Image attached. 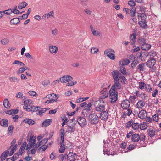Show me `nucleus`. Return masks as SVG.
<instances>
[{"label":"nucleus","mask_w":161,"mask_h":161,"mask_svg":"<svg viewBox=\"0 0 161 161\" xmlns=\"http://www.w3.org/2000/svg\"><path fill=\"white\" fill-rule=\"evenodd\" d=\"M27 138V141L29 142L27 145L26 147V150L27 152L29 153V150L32 148V147L34 145L38 144V143H36V137L32 134L30 136H28Z\"/></svg>","instance_id":"nucleus-1"},{"label":"nucleus","mask_w":161,"mask_h":161,"mask_svg":"<svg viewBox=\"0 0 161 161\" xmlns=\"http://www.w3.org/2000/svg\"><path fill=\"white\" fill-rule=\"evenodd\" d=\"M156 53L154 50H151L149 52L142 53L140 54V58L142 60H145L144 56L146 58L149 56L150 58H153L156 55Z\"/></svg>","instance_id":"nucleus-2"},{"label":"nucleus","mask_w":161,"mask_h":161,"mask_svg":"<svg viewBox=\"0 0 161 161\" xmlns=\"http://www.w3.org/2000/svg\"><path fill=\"white\" fill-rule=\"evenodd\" d=\"M89 120L90 122L92 124H97L99 121V118L96 114L93 113L89 115Z\"/></svg>","instance_id":"nucleus-3"},{"label":"nucleus","mask_w":161,"mask_h":161,"mask_svg":"<svg viewBox=\"0 0 161 161\" xmlns=\"http://www.w3.org/2000/svg\"><path fill=\"white\" fill-rule=\"evenodd\" d=\"M110 96L111 97V103H115L117 99L118 93L115 90L110 89L109 91Z\"/></svg>","instance_id":"nucleus-4"},{"label":"nucleus","mask_w":161,"mask_h":161,"mask_svg":"<svg viewBox=\"0 0 161 161\" xmlns=\"http://www.w3.org/2000/svg\"><path fill=\"white\" fill-rule=\"evenodd\" d=\"M114 51L111 49L106 50L104 52V54L112 60H114L115 58Z\"/></svg>","instance_id":"nucleus-5"},{"label":"nucleus","mask_w":161,"mask_h":161,"mask_svg":"<svg viewBox=\"0 0 161 161\" xmlns=\"http://www.w3.org/2000/svg\"><path fill=\"white\" fill-rule=\"evenodd\" d=\"M104 103H96V102L95 103V109L98 112H102L105 110V107Z\"/></svg>","instance_id":"nucleus-6"},{"label":"nucleus","mask_w":161,"mask_h":161,"mask_svg":"<svg viewBox=\"0 0 161 161\" xmlns=\"http://www.w3.org/2000/svg\"><path fill=\"white\" fill-rule=\"evenodd\" d=\"M65 155H67V160L70 161H75L77 157L76 154L73 152H70L67 155L65 154Z\"/></svg>","instance_id":"nucleus-7"},{"label":"nucleus","mask_w":161,"mask_h":161,"mask_svg":"<svg viewBox=\"0 0 161 161\" xmlns=\"http://www.w3.org/2000/svg\"><path fill=\"white\" fill-rule=\"evenodd\" d=\"M73 78L69 75H67L63 76L60 78V81L62 83H66L71 81Z\"/></svg>","instance_id":"nucleus-8"},{"label":"nucleus","mask_w":161,"mask_h":161,"mask_svg":"<svg viewBox=\"0 0 161 161\" xmlns=\"http://www.w3.org/2000/svg\"><path fill=\"white\" fill-rule=\"evenodd\" d=\"M49 50L50 53L53 54H55L58 51V47L52 45H50L49 46Z\"/></svg>","instance_id":"nucleus-9"},{"label":"nucleus","mask_w":161,"mask_h":161,"mask_svg":"<svg viewBox=\"0 0 161 161\" xmlns=\"http://www.w3.org/2000/svg\"><path fill=\"white\" fill-rule=\"evenodd\" d=\"M77 121L81 127H83L87 124V122L86 119L83 117H80L77 120Z\"/></svg>","instance_id":"nucleus-10"},{"label":"nucleus","mask_w":161,"mask_h":161,"mask_svg":"<svg viewBox=\"0 0 161 161\" xmlns=\"http://www.w3.org/2000/svg\"><path fill=\"white\" fill-rule=\"evenodd\" d=\"M114 81L119 80V77L121 75L120 72L118 70H114L112 72Z\"/></svg>","instance_id":"nucleus-11"},{"label":"nucleus","mask_w":161,"mask_h":161,"mask_svg":"<svg viewBox=\"0 0 161 161\" xmlns=\"http://www.w3.org/2000/svg\"><path fill=\"white\" fill-rule=\"evenodd\" d=\"M91 31L92 34L95 36H102V34L100 30H96L94 29L93 26L91 25L90 26Z\"/></svg>","instance_id":"nucleus-12"},{"label":"nucleus","mask_w":161,"mask_h":161,"mask_svg":"<svg viewBox=\"0 0 161 161\" xmlns=\"http://www.w3.org/2000/svg\"><path fill=\"white\" fill-rule=\"evenodd\" d=\"M121 88V86L119 82V80L114 81V84L113 85L111 89H113L116 90H120Z\"/></svg>","instance_id":"nucleus-13"},{"label":"nucleus","mask_w":161,"mask_h":161,"mask_svg":"<svg viewBox=\"0 0 161 161\" xmlns=\"http://www.w3.org/2000/svg\"><path fill=\"white\" fill-rule=\"evenodd\" d=\"M108 117V114L107 110H104L100 114V118L103 120H106Z\"/></svg>","instance_id":"nucleus-14"},{"label":"nucleus","mask_w":161,"mask_h":161,"mask_svg":"<svg viewBox=\"0 0 161 161\" xmlns=\"http://www.w3.org/2000/svg\"><path fill=\"white\" fill-rule=\"evenodd\" d=\"M156 61L153 58H151L147 61V65L150 68H153L156 63Z\"/></svg>","instance_id":"nucleus-15"},{"label":"nucleus","mask_w":161,"mask_h":161,"mask_svg":"<svg viewBox=\"0 0 161 161\" xmlns=\"http://www.w3.org/2000/svg\"><path fill=\"white\" fill-rule=\"evenodd\" d=\"M130 103L128 100H123L121 103V106L122 108L124 109L128 108L130 105Z\"/></svg>","instance_id":"nucleus-16"},{"label":"nucleus","mask_w":161,"mask_h":161,"mask_svg":"<svg viewBox=\"0 0 161 161\" xmlns=\"http://www.w3.org/2000/svg\"><path fill=\"white\" fill-rule=\"evenodd\" d=\"M147 116V112L144 110H142L140 111L138 114V117L142 119H145Z\"/></svg>","instance_id":"nucleus-17"},{"label":"nucleus","mask_w":161,"mask_h":161,"mask_svg":"<svg viewBox=\"0 0 161 161\" xmlns=\"http://www.w3.org/2000/svg\"><path fill=\"white\" fill-rule=\"evenodd\" d=\"M101 95L100 96L98 100L96 101V103H105V99L108 97V94L106 95Z\"/></svg>","instance_id":"nucleus-18"},{"label":"nucleus","mask_w":161,"mask_h":161,"mask_svg":"<svg viewBox=\"0 0 161 161\" xmlns=\"http://www.w3.org/2000/svg\"><path fill=\"white\" fill-rule=\"evenodd\" d=\"M151 45L148 44L147 42L143 44V45H141V48L143 50L147 51L149 50L151 47Z\"/></svg>","instance_id":"nucleus-19"},{"label":"nucleus","mask_w":161,"mask_h":161,"mask_svg":"<svg viewBox=\"0 0 161 161\" xmlns=\"http://www.w3.org/2000/svg\"><path fill=\"white\" fill-rule=\"evenodd\" d=\"M39 146L37 144H36L35 145H34L32 147L31 149L29 150V152L28 153V154H30L31 153L32 154H34L37 150Z\"/></svg>","instance_id":"nucleus-20"},{"label":"nucleus","mask_w":161,"mask_h":161,"mask_svg":"<svg viewBox=\"0 0 161 161\" xmlns=\"http://www.w3.org/2000/svg\"><path fill=\"white\" fill-rule=\"evenodd\" d=\"M156 130L153 128H149L148 130V134L150 137H153L155 134Z\"/></svg>","instance_id":"nucleus-21"},{"label":"nucleus","mask_w":161,"mask_h":161,"mask_svg":"<svg viewBox=\"0 0 161 161\" xmlns=\"http://www.w3.org/2000/svg\"><path fill=\"white\" fill-rule=\"evenodd\" d=\"M52 122V119H48L45 120L42 123V126L45 127L50 125Z\"/></svg>","instance_id":"nucleus-22"},{"label":"nucleus","mask_w":161,"mask_h":161,"mask_svg":"<svg viewBox=\"0 0 161 161\" xmlns=\"http://www.w3.org/2000/svg\"><path fill=\"white\" fill-rule=\"evenodd\" d=\"M136 37V35L135 33L132 34L130 35V39L131 45H132L135 43Z\"/></svg>","instance_id":"nucleus-23"},{"label":"nucleus","mask_w":161,"mask_h":161,"mask_svg":"<svg viewBox=\"0 0 161 161\" xmlns=\"http://www.w3.org/2000/svg\"><path fill=\"white\" fill-rule=\"evenodd\" d=\"M9 152L8 150H6L2 154L0 159L1 160L3 161L6 159V158L8 156Z\"/></svg>","instance_id":"nucleus-24"},{"label":"nucleus","mask_w":161,"mask_h":161,"mask_svg":"<svg viewBox=\"0 0 161 161\" xmlns=\"http://www.w3.org/2000/svg\"><path fill=\"white\" fill-rule=\"evenodd\" d=\"M130 62V61L128 59L125 58L120 61L119 64V65L125 66L127 65Z\"/></svg>","instance_id":"nucleus-25"},{"label":"nucleus","mask_w":161,"mask_h":161,"mask_svg":"<svg viewBox=\"0 0 161 161\" xmlns=\"http://www.w3.org/2000/svg\"><path fill=\"white\" fill-rule=\"evenodd\" d=\"M132 141L134 142H138L140 139V136L139 134H135L132 135Z\"/></svg>","instance_id":"nucleus-26"},{"label":"nucleus","mask_w":161,"mask_h":161,"mask_svg":"<svg viewBox=\"0 0 161 161\" xmlns=\"http://www.w3.org/2000/svg\"><path fill=\"white\" fill-rule=\"evenodd\" d=\"M26 145V142H24L21 145L19 151V155H21L23 152L25 151Z\"/></svg>","instance_id":"nucleus-27"},{"label":"nucleus","mask_w":161,"mask_h":161,"mask_svg":"<svg viewBox=\"0 0 161 161\" xmlns=\"http://www.w3.org/2000/svg\"><path fill=\"white\" fill-rule=\"evenodd\" d=\"M144 102L142 100L139 101L136 104L137 108L139 109H142L145 106Z\"/></svg>","instance_id":"nucleus-28"},{"label":"nucleus","mask_w":161,"mask_h":161,"mask_svg":"<svg viewBox=\"0 0 161 161\" xmlns=\"http://www.w3.org/2000/svg\"><path fill=\"white\" fill-rule=\"evenodd\" d=\"M136 13V8L135 7H132L129 13V14L130 16L134 17L135 16Z\"/></svg>","instance_id":"nucleus-29"},{"label":"nucleus","mask_w":161,"mask_h":161,"mask_svg":"<svg viewBox=\"0 0 161 161\" xmlns=\"http://www.w3.org/2000/svg\"><path fill=\"white\" fill-rule=\"evenodd\" d=\"M9 80L11 82L18 83L19 81V79L17 77L14 76L9 77Z\"/></svg>","instance_id":"nucleus-30"},{"label":"nucleus","mask_w":161,"mask_h":161,"mask_svg":"<svg viewBox=\"0 0 161 161\" xmlns=\"http://www.w3.org/2000/svg\"><path fill=\"white\" fill-rule=\"evenodd\" d=\"M1 126L4 127H8V121L6 119H2L1 122Z\"/></svg>","instance_id":"nucleus-31"},{"label":"nucleus","mask_w":161,"mask_h":161,"mask_svg":"<svg viewBox=\"0 0 161 161\" xmlns=\"http://www.w3.org/2000/svg\"><path fill=\"white\" fill-rule=\"evenodd\" d=\"M3 105L4 107L7 108H9L11 106L8 99H5L4 100Z\"/></svg>","instance_id":"nucleus-32"},{"label":"nucleus","mask_w":161,"mask_h":161,"mask_svg":"<svg viewBox=\"0 0 161 161\" xmlns=\"http://www.w3.org/2000/svg\"><path fill=\"white\" fill-rule=\"evenodd\" d=\"M137 17L139 19L141 18V19L143 20H145L147 18V16L143 13H138Z\"/></svg>","instance_id":"nucleus-33"},{"label":"nucleus","mask_w":161,"mask_h":161,"mask_svg":"<svg viewBox=\"0 0 161 161\" xmlns=\"http://www.w3.org/2000/svg\"><path fill=\"white\" fill-rule=\"evenodd\" d=\"M138 23L140 26L143 28L145 29L147 27V22L145 21L142 20L139 21Z\"/></svg>","instance_id":"nucleus-34"},{"label":"nucleus","mask_w":161,"mask_h":161,"mask_svg":"<svg viewBox=\"0 0 161 161\" xmlns=\"http://www.w3.org/2000/svg\"><path fill=\"white\" fill-rule=\"evenodd\" d=\"M24 121L25 123H28L30 125H33L35 123L34 121L32 119L28 118L25 119L24 120Z\"/></svg>","instance_id":"nucleus-35"},{"label":"nucleus","mask_w":161,"mask_h":161,"mask_svg":"<svg viewBox=\"0 0 161 161\" xmlns=\"http://www.w3.org/2000/svg\"><path fill=\"white\" fill-rule=\"evenodd\" d=\"M53 95L51 98V100L53 103L57 102V99L59 97L58 94L56 95L55 94L53 93Z\"/></svg>","instance_id":"nucleus-36"},{"label":"nucleus","mask_w":161,"mask_h":161,"mask_svg":"<svg viewBox=\"0 0 161 161\" xmlns=\"http://www.w3.org/2000/svg\"><path fill=\"white\" fill-rule=\"evenodd\" d=\"M24 103L23 108H26L27 107L28 105L32 104V101L30 99H27L24 101Z\"/></svg>","instance_id":"nucleus-37"},{"label":"nucleus","mask_w":161,"mask_h":161,"mask_svg":"<svg viewBox=\"0 0 161 161\" xmlns=\"http://www.w3.org/2000/svg\"><path fill=\"white\" fill-rule=\"evenodd\" d=\"M27 5V3L24 1L20 3L18 6V8L19 9H22L25 7Z\"/></svg>","instance_id":"nucleus-38"},{"label":"nucleus","mask_w":161,"mask_h":161,"mask_svg":"<svg viewBox=\"0 0 161 161\" xmlns=\"http://www.w3.org/2000/svg\"><path fill=\"white\" fill-rule=\"evenodd\" d=\"M75 130V129L73 125L70 126H68L67 129V132L68 133H71Z\"/></svg>","instance_id":"nucleus-39"},{"label":"nucleus","mask_w":161,"mask_h":161,"mask_svg":"<svg viewBox=\"0 0 161 161\" xmlns=\"http://www.w3.org/2000/svg\"><path fill=\"white\" fill-rule=\"evenodd\" d=\"M19 22V20L18 18H14L10 21L11 23L14 25L18 24Z\"/></svg>","instance_id":"nucleus-40"},{"label":"nucleus","mask_w":161,"mask_h":161,"mask_svg":"<svg viewBox=\"0 0 161 161\" xmlns=\"http://www.w3.org/2000/svg\"><path fill=\"white\" fill-rule=\"evenodd\" d=\"M91 52L92 54H97L99 52V50L97 47H93L91 48Z\"/></svg>","instance_id":"nucleus-41"},{"label":"nucleus","mask_w":161,"mask_h":161,"mask_svg":"<svg viewBox=\"0 0 161 161\" xmlns=\"http://www.w3.org/2000/svg\"><path fill=\"white\" fill-rule=\"evenodd\" d=\"M17 145L15 144L14 146L12 147V148H10L11 149V150L10 151V153L9 155L10 156H12L13 154L14 153L15 151H16L17 148Z\"/></svg>","instance_id":"nucleus-42"},{"label":"nucleus","mask_w":161,"mask_h":161,"mask_svg":"<svg viewBox=\"0 0 161 161\" xmlns=\"http://www.w3.org/2000/svg\"><path fill=\"white\" fill-rule=\"evenodd\" d=\"M144 89L145 91L147 92H149L152 91V88L151 87V86L148 84H146Z\"/></svg>","instance_id":"nucleus-43"},{"label":"nucleus","mask_w":161,"mask_h":161,"mask_svg":"<svg viewBox=\"0 0 161 161\" xmlns=\"http://www.w3.org/2000/svg\"><path fill=\"white\" fill-rule=\"evenodd\" d=\"M1 42L2 44L6 45L9 43L10 41L8 39L5 38L2 39Z\"/></svg>","instance_id":"nucleus-44"},{"label":"nucleus","mask_w":161,"mask_h":161,"mask_svg":"<svg viewBox=\"0 0 161 161\" xmlns=\"http://www.w3.org/2000/svg\"><path fill=\"white\" fill-rule=\"evenodd\" d=\"M48 141V138H45L40 141L39 143H38V145H39V146H40L41 145H43V144H46L47 142Z\"/></svg>","instance_id":"nucleus-45"},{"label":"nucleus","mask_w":161,"mask_h":161,"mask_svg":"<svg viewBox=\"0 0 161 161\" xmlns=\"http://www.w3.org/2000/svg\"><path fill=\"white\" fill-rule=\"evenodd\" d=\"M132 128L134 130H137L140 128V124L136 123H133Z\"/></svg>","instance_id":"nucleus-46"},{"label":"nucleus","mask_w":161,"mask_h":161,"mask_svg":"<svg viewBox=\"0 0 161 161\" xmlns=\"http://www.w3.org/2000/svg\"><path fill=\"white\" fill-rule=\"evenodd\" d=\"M147 127L146 123L143 122L140 125V128L142 130H144Z\"/></svg>","instance_id":"nucleus-47"},{"label":"nucleus","mask_w":161,"mask_h":161,"mask_svg":"<svg viewBox=\"0 0 161 161\" xmlns=\"http://www.w3.org/2000/svg\"><path fill=\"white\" fill-rule=\"evenodd\" d=\"M47 147V146L43 145L39 148L38 149V151L39 152L42 153L46 149Z\"/></svg>","instance_id":"nucleus-48"},{"label":"nucleus","mask_w":161,"mask_h":161,"mask_svg":"<svg viewBox=\"0 0 161 161\" xmlns=\"http://www.w3.org/2000/svg\"><path fill=\"white\" fill-rule=\"evenodd\" d=\"M48 19L50 17H54V11L52 10L46 14Z\"/></svg>","instance_id":"nucleus-49"},{"label":"nucleus","mask_w":161,"mask_h":161,"mask_svg":"<svg viewBox=\"0 0 161 161\" xmlns=\"http://www.w3.org/2000/svg\"><path fill=\"white\" fill-rule=\"evenodd\" d=\"M13 65L18 64L21 66H24L25 64L23 62L18 60H15L13 63Z\"/></svg>","instance_id":"nucleus-50"},{"label":"nucleus","mask_w":161,"mask_h":161,"mask_svg":"<svg viewBox=\"0 0 161 161\" xmlns=\"http://www.w3.org/2000/svg\"><path fill=\"white\" fill-rule=\"evenodd\" d=\"M119 80H120V82L123 84H125L126 81V79L125 78L124 76L121 75L119 76Z\"/></svg>","instance_id":"nucleus-51"},{"label":"nucleus","mask_w":161,"mask_h":161,"mask_svg":"<svg viewBox=\"0 0 161 161\" xmlns=\"http://www.w3.org/2000/svg\"><path fill=\"white\" fill-rule=\"evenodd\" d=\"M138 42L141 44V45H143L147 42L145 38H140L138 40Z\"/></svg>","instance_id":"nucleus-52"},{"label":"nucleus","mask_w":161,"mask_h":161,"mask_svg":"<svg viewBox=\"0 0 161 161\" xmlns=\"http://www.w3.org/2000/svg\"><path fill=\"white\" fill-rule=\"evenodd\" d=\"M144 64H141L137 66V68L140 71H143L144 70Z\"/></svg>","instance_id":"nucleus-53"},{"label":"nucleus","mask_w":161,"mask_h":161,"mask_svg":"<svg viewBox=\"0 0 161 161\" xmlns=\"http://www.w3.org/2000/svg\"><path fill=\"white\" fill-rule=\"evenodd\" d=\"M139 88L140 89L143 90L144 89L146 84L142 82H139Z\"/></svg>","instance_id":"nucleus-54"},{"label":"nucleus","mask_w":161,"mask_h":161,"mask_svg":"<svg viewBox=\"0 0 161 161\" xmlns=\"http://www.w3.org/2000/svg\"><path fill=\"white\" fill-rule=\"evenodd\" d=\"M133 48L132 50V51L133 52H136L139 51L140 50V47L138 46L136 47L135 46H134L133 47Z\"/></svg>","instance_id":"nucleus-55"},{"label":"nucleus","mask_w":161,"mask_h":161,"mask_svg":"<svg viewBox=\"0 0 161 161\" xmlns=\"http://www.w3.org/2000/svg\"><path fill=\"white\" fill-rule=\"evenodd\" d=\"M119 71L123 74H126V69L123 66L120 67Z\"/></svg>","instance_id":"nucleus-56"},{"label":"nucleus","mask_w":161,"mask_h":161,"mask_svg":"<svg viewBox=\"0 0 161 161\" xmlns=\"http://www.w3.org/2000/svg\"><path fill=\"white\" fill-rule=\"evenodd\" d=\"M50 84V81L48 80H44L42 83V84L44 86H46Z\"/></svg>","instance_id":"nucleus-57"},{"label":"nucleus","mask_w":161,"mask_h":161,"mask_svg":"<svg viewBox=\"0 0 161 161\" xmlns=\"http://www.w3.org/2000/svg\"><path fill=\"white\" fill-rule=\"evenodd\" d=\"M128 5L131 7H134L136 5L135 2L133 0H130L128 3Z\"/></svg>","instance_id":"nucleus-58"},{"label":"nucleus","mask_w":161,"mask_h":161,"mask_svg":"<svg viewBox=\"0 0 161 161\" xmlns=\"http://www.w3.org/2000/svg\"><path fill=\"white\" fill-rule=\"evenodd\" d=\"M39 107H35L32 106L31 109V111L32 112L37 111L38 110Z\"/></svg>","instance_id":"nucleus-59"},{"label":"nucleus","mask_w":161,"mask_h":161,"mask_svg":"<svg viewBox=\"0 0 161 161\" xmlns=\"http://www.w3.org/2000/svg\"><path fill=\"white\" fill-rule=\"evenodd\" d=\"M153 120L155 122H158V115L157 114H155L153 116Z\"/></svg>","instance_id":"nucleus-60"},{"label":"nucleus","mask_w":161,"mask_h":161,"mask_svg":"<svg viewBox=\"0 0 161 161\" xmlns=\"http://www.w3.org/2000/svg\"><path fill=\"white\" fill-rule=\"evenodd\" d=\"M12 12L13 13H14V14H21L23 12H24V11H23L21 12H20L18 10H17V9H12Z\"/></svg>","instance_id":"nucleus-61"},{"label":"nucleus","mask_w":161,"mask_h":161,"mask_svg":"<svg viewBox=\"0 0 161 161\" xmlns=\"http://www.w3.org/2000/svg\"><path fill=\"white\" fill-rule=\"evenodd\" d=\"M92 106L91 103H88L86 106L84 107V110H87L88 111L90 110V108Z\"/></svg>","instance_id":"nucleus-62"},{"label":"nucleus","mask_w":161,"mask_h":161,"mask_svg":"<svg viewBox=\"0 0 161 161\" xmlns=\"http://www.w3.org/2000/svg\"><path fill=\"white\" fill-rule=\"evenodd\" d=\"M25 71V69L24 68V67H22L18 70L17 73L18 74H19L24 72Z\"/></svg>","instance_id":"nucleus-63"},{"label":"nucleus","mask_w":161,"mask_h":161,"mask_svg":"<svg viewBox=\"0 0 161 161\" xmlns=\"http://www.w3.org/2000/svg\"><path fill=\"white\" fill-rule=\"evenodd\" d=\"M46 111L45 109H42L41 110L38 111L37 113H36L37 114H39L40 116H42L43 115V113H45Z\"/></svg>","instance_id":"nucleus-64"}]
</instances>
